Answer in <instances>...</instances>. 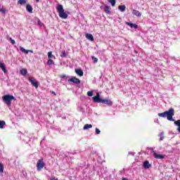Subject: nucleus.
Returning <instances> with one entry per match:
<instances>
[{"label": "nucleus", "mask_w": 180, "mask_h": 180, "mask_svg": "<svg viewBox=\"0 0 180 180\" xmlns=\"http://www.w3.org/2000/svg\"><path fill=\"white\" fill-rule=\"evenodd\" d=\"M174 115H175L174 108H170L168 111L158 113L159 117H167V120H169V122H175V120L173 118Z\"/></svg>", "instance_id": "nucleus-1"}, {"label": "nucleus", "mask_w": 180, "mask_h": 180, "mask_svg": "<svg viewBox=\"0 0 180 180\" xmlns=\"http://www.w3.org/2000/svg\"><path fill=\"white\" fill-rule=\"evenodd\" d=\"M93 101L97 103H104L108 106H112L113 105V102L112 101L108 98H101L99 93H96V96L93 97Z\"/></svg>", "instance_id": "nucleus-2"}, {"label": "nucleus", "mask_w": 180, "mask_h": 180, "mask_svg": "<svg viewBox=\"0 0 180 180\" xmlns=\"http://www.w3.org/2000/svg\"><path fill=\"white\" fill-rule=\"evenodd\" d=\"M2 99L7 106H11L12 105V101H16L15 96L11 94L3 96Z\"/></svg>", "instance_id": "nucleus-3"}, {"label": "nucleus", "mask_w": 180, "mask_h": 180, "mask_svg": "<svg viewBox=\"0 0 180 180\" xmlns=\"http://www.w3.org/2000/svg\"><path fill=\"white\" fill-rule=\"evenodd\" d=\"M57 11L58 12L59 16L60 18H61V19H67V18H68V14L64 12V8H63V5L59 4L58 6Z\"/></svg>", "instance_id": "nucleus-4"}, {"label": "nucleus", "mask_w": 180, "mask_h": 180, "mask_svg": "<svg viewBox=\"0 0 180 180\" xmlns=\"http://www.w3.org/2000/svg\"><path fill=\"white\" fill-rule=\"evenodd\" d=\"M45 166L46 163H44V160L43 159H39L37 162V170L41 171Z\"/></svg>", "instance_id": "nucleus-5"}, {"label": "nucleus", "mask_w": 180, "mask_h": 180, "mask_svg": "<svg viewBox=\"0 0 180 180\" xmlns=\"http://www.w3.org/2000/svg\"><path fill=\"white\" fill-rule=\"evenodd\" d=\"M68 82H72V84H76V85H78L81 84V80H79V79L77 78L76 77H72L68 80Z\"/></svg>", "instance_id": "nucleus-6"}, {"label": "nucleus", "mask_w": 180, "mask_h": 180, "mask_svg": "<svg viewBox=\"0 0 180 180\" xmlns=\"http://www.w3.org/2000/svg\"><path fill=\"white\" fill-rule=\"evenodd\" d=\"M28 79H29L30 82L32 84V85H33V86H34L35 88H39V82H37V81H36V79L29 77Z\"/></svg>", "instance_id": "nucleus-7"}, {"label": "nucleus", "mask_w": 180, "mask_h": 180, "mask_svg": "<svg viewBox=\"0 0 180 180\" xmlns=\"http://www.w3.org/2000/svg\"><path fill=\"white\" fill-rule=\"evenodd\" d=\"M153 157L156 160H164V158H165V155L158 154L155 152H153Z\"/></svg>", "instance_id": "nucleus-8"}, {"label": "nucleus", "mask_w": 180, "mask_h": 180, "mask_svg": "<svg viewBox=\"0 0 180 180\" xmlns=\"http://www.w3.org/2000/svg\"><path fill=\"white\" fill-rule=\"evenodd\" d=\"M143 167V168H145V169H148V168H151V165L150 164V162H148V160L144 161Z\"/></svg>", "instance_id": "nucleus-9"}, {"label": "nucleus", "mask_w": 180, "mask_h": 180, "mask_svg": "<svg viewBox=\"0 0 180 180\" xmlns=\"http://www.w3.org/2000/svg\"><path fill=\"white\" fill-rule=\"evenodd\" d=\"M132 15H134V16H137L138 18H141V13L137 10H132Z\"/></svg>", "instance_id": "nucleus-10"}, {"label": "nucleus", "mask_w": 180, "mask_h": 180, "mask_svg": "<svg viewBox=\"0 0 180 180\" xmlns=\"http://www.w3.org/2000/svg\"><path fill=\"white\" fill-rule=\"evenodd\" d=\"M86 39H87V40H90V41H94L95 40L92 34H86Z\"/></svg>", "instance_id": "nucleus-11"}, {"label": "nucleus", "mask_w": 180, "mask_h": 180, "mask_svg": "<svg viewBox=\"0 0 180 180\" xmlns=\"http://www.w3.org/2000/svg\"><path fill=\"white\" fill-rule=\"evenodd\" d=\"M75 72L79 77H84V72L81 69H75Z\"/></svg>", "instance_id": "nucleus-12"}, {"label": "nucleus", "mask_w": 180, "mask_h": 180, "mask_svg": "<svg viewBox=\"0 0 180 180\" xmlns=\"http://www.w3.org/2000/svg\"><path fill=\"white\" fill-rule=\"evenodd\" d=\"M26 11L29 12V13H33V7L30 4H27Z\"/></svg>", "instance_id": "nucleus-13"}, {"label": "nucleus", "mask_w": 180, "mask_h": 180, "mask_svg": "<svg viewBox=\"0 0 180 180\" xmlns=\"http://www.w3.org/2000/svg\"><path fill=\"white\" fill-rule=\"evenodd\" d=\"M126 25H127V26H130V27H131V28L134 27V29H137V27H139V25H137L136 24H133L131 22H127Z\"/></svg>", "instance_id": "nucleus-14"}, {"label": "nucleus", "mask_w": 180, "mask_h": 180, "mask_svg": "<svg viewBox=\"0 0 180 180\" xmlns=\"http://www.w3.org/2000/svg\"><path fill=\"white\" fill-rule=\"evenodd\" d=\"M0 68H1L2 71H4V72H8V70H6L4 63H0Z\"/></svg>", "instance_id": "nucleus-15"}, {"label": "nucleus", "mask_w": 180, "mask_h": 180, "mask_svg": "<svg viewBox=\"0 0 180 180\" xmlns=\"http://www.w3.org/2000/svg\"><path fill=\"white\" fill-rule=\"evenodd\" d=\"M174 124L178 127L177 131H179V133H180V120L174 121Z\"/></svg>", "instance_id": "nucleus-16"}, {"label": "nucleus", "mask_w": 180, "mask_h": 180, "mask_svg": "<svg viewBox=\"0 0 180 180\" xmlns=\"http://www.w3.org/2000/svg\"><path fill=\"white\" fill-rule=\"evenodd\" d=\"M20 49L22 51V53H25V54H29L30 51H32L30 50H26L25 48L20 46Z\"/></svg>", "instance_id": "nucleus-17"}, {"label": "nucleus", "mask_w": 180, "mask_h": 180, "mask_svg": "<svg viewBox=\"0 0 180 180\" xmlns=\"http://www.w3.org/2000/svg\"><path fill=\"white\" fill-rule=\"evenodd\" d=\"M88 129H92V124H85L83 127V129L84 130H88Z\"/></svg>", "instance_id": "nucleus-18"}, {"label": "nucleus", "mask_w": 180, "mask_h": 180, "mask_svg": "<svg viewBox=\"0 0 180 180\" xmlns=\"http://www.w3.org/2000/svg\"><path fill=\"white\" fill-rule=\"evenodd\" d=\"M118 9H119V11H120L121 12H124V11H126V6H124V5L119 6H118Z\"/></svg>", "instance_id": "nucleus-19"}, {"label": "nucleus", "mask_w": 180, "mask_h": 180, "mask_svg": "<svg viewBox=\"0 0 180 180\" xmlns=\"http://www.w3.org/2000/svg\"><path fill=\"white\" fill-rule=\"evenodd\" d=\"M104 11L105 12V13H110V11L109 10V6H105Z\"/></svg>", "instance_id": "nucleus-20"}, {"label": "nucleus", "mask_w": 180, "mask_h": 180, "mask_svg": "<svg viewBox=\"0 0 180 180\" xmlns=\"http://www.w3.org/2000/svg\"><path fill=\"white\" fill-rule=\"evenodd\" d=\"M18 4L19 5H25L27 4L26 0H18Z\"/></svg>", "instance_id": "nucleus-21"}, {"label": "nucleus", "mask_w": 180, "mask_h": 180, "mask_svg": "<svg viewBox=\"0 0 180 180\" xmlns=\"http://www.w3.org/2000/svg\"><path fill=\"white\" fill-rule=\"evenodd\" d=\"M46 64H48V65H51L54 64V60H51V59H49Z\"/></svg>", "instance_id": "nucleus-22"}, {"label": "nucleus", "mask_w": 180, "mask_h": 180, "mask_svg": "<svg viewBox=\"0 0 180 180\" xmlns=\"http://www.w3.org/2000/svg\"><path fill=\"white\" fill-rule=\"evenodd\" d=\"M6 124V122L5 121H0V129H4V126Z\"/></svg>", "instance_id": "nucleus-23"}, {"label": "nucleus", "mask_w": 180, "mask_h": 180, "mask_svg": "<svg viewBox=\"0 0 180 180\" xmlns=\"http://www.w3.org/2000/svg\"><path fill=\"white\" fill-rule=\"evenodd\" d=\"M110 4H111L112 6H115L116 0H109Z\"/></svg>", "instance_id": "nucleus-24"}, {"label": "nucleus", "mask_w": 180, "mask_h": 180, "mask_svg": "<svg viewBox=\"0 0 180 180\" xmlns=\"http://www.w3.org/2000/svg\"><path fill=\"white\" fill-rule=\"evenodd\" d=\"M27 74V70H26V69H22V70H21V75H26Z\"/></svg>", "instance_id": "nucleus-25"}, {"label": "nucleus", "mask_w": 180, "mask_h": 180, "mask_svg": "<svg viewBox=\"0 0 180 180\" xmlns=\"http://www.w3.org/2000/svg\"><path fill=\"white\" fill-rule=\"evenodd\" d=\"M48 58L49 59L53 58V52L52 51L48 52Z\"/></svg>", "instance_id": "nucleus-26"}, {"label": "nucleus", "mask_w": 180, "mask_h": 180, "mask_svg": "<svg viewBox=\"0 0 180 180\" xmlns=\"http://www.w3.org/2000/svg\"><path fill=\"white\" fill-rule=\"evenodd\" d=\"M4 172V164L0 163V174H2Z\"/></svg>", "instance_id": "nucleus-27"}, {"label": "nucleus", "mask_w": 180, "mask_h": 180, "mask_svg": "<svg viewBox=\"0 0 180 180\" xmlns=\"http://www.w3.org/2000/svg\"><path fill=\"white\" fill-rule=\"evenodd\" d=\"M67 55H68L67 52H65V51H62V54L60 55V57L62 58L67 57Z\"/></svg>", "instance_id": "nucleus-28"}, {"label": "nucleus", "mask_w": 180, "mask_h": 180, "mask_svg": "<svg viewBox=\"0 0 180 180\" xmlns=\"http://www.w3.org/2000/svg\"><path fill=\"white\" fill-rule=\"evenodd\" d=\"M159 136H160V141H162V140H164L165 139L164 132H162Z\"/></svg>", "instance_id": "nucleus-29"}, {"label": "nucleus", "mask_w": 180, "mask_h": 180, "mask_svg": "<svg viewBox=\"0 0 180 180\" xmlns=\"http://www.w3.org/2000/svg\"><path fill=\"white\" fill-rule=\"evenodd\" d=\"M9 40L11 43V44H16V41H15V39H13L12 38H9Z\"/></svg>", "instance_id": "nucleus-30"}, {"label": "nucleus", "mask_w": 180, "mask_h": 180, "mask_svg": "<svg viewBox=\"0 0 180 180\" xmlns=\"http://www.w3.org/2000/svg\"><path fill=\"white\" fill-rule=\"evenodd\" d=\"M91 58H92L94 63H98L97 58H95V56H91Z\"/></svg>", "instance_id": "nucleus-31"}, {"label": "nucleus", "mask_w": 180, "mask_h": 180, "mask_svg": "<svg viewBox=\"0 0 180 180\" xmlns=\"http://www.w3.org/2000/svg\"><path fill=\"white\" fill-rule=\"evenodd\" d=\"M87 95H88V96H94V92L93 91H88Z\"/></svg>", "instance_id": "nucleus-32"}, {"label": "nucleus", "mask_w": 180, "mask_h": 180, "mask_svg": "<svg viewBox=\"0 0 180 180\" xmlns=\"http://www.w3.org/2000/svg\"><path fill=\"white\" fill-rule=\"evenodd\" d=\"M0 12L1 13H6V10L5 8H2L0 9Z\"/></svg>", "instance_id": "nucleus-33"}, {"label": "nucleus", "mask_w": 180, "mask_h": 180, "mask_svg": "<svg viewBox=\"0 0 180 180\" xmlns=\"http://www.w3.org/2000/svg\"><path fill=\"white\" fill-rule=\"evenodd\" d=\"M96 134H101V130L98 128H96Z\"/></svg>", "instance_id": "nucleus-34"}, {"label": "nucleus", "mask_w": 180, "mask_h": 180, "mask_svg": "<svg viewBox=\"0 0 180 180\" xmlns=\"http://www.w3.org/2000/svg\"><path fill=\"white\" fill-rule=\"evenodd\" d=\"M38 25L40 26V27H41L43 26V22H41V21H40V20H38Z\"/></svg>", "instance_id": "nucleus-35"}, {"label": "nucleus", "mask_w": 180, "mask_h": 180, "mask_svg": "<svg viewBox=\"0 0 180 180\" xmlns=\"http://www.w3.org/2000/svg\"><path fill=\"white\" fill-rule=\"evenodd\" d=\"M60 78H67V75H60Z\"/></svg>", "instance_id": "nucleus-36"}, {"label": "nucleus", "mask_w": 180, "mask_h": 180, "mask_svg": "<svg viewBox=\"0 0 180 180\" xmlns=\"http://www.w3.org/2000/svg\"><path fill=\"white\" fill-rule=\"evenodd\" d=\"M122 180H129V179L123 177Z\"/></svg>", "instance_id": "nucleus-37"}, {"label": "nucleus", "mask_w": 180, "mask_h": 180, "mask_svg": "<svg viewBox=\"0 0 180 180\" xmlns=\"http://www.w3.org/2000/svg\"><path fill=\"white\" fill-rule=\"evenodd\" d=\"M51 180H58V179H51Z\"/></svg>", "instance_id": "nucleus-38"}, {"label": "nucleus", "mask_w": 180, "mask_h": 180, "mask_svg": "<svg viewBox=\"0 0 180 180\" xmlns=\"http://www.w3.org/2000/svg\"><path fill=\"white\" fill-rule=\"evenodd\" d=\"M52 94H53V95H55V96L56 95V92H54V91H53Z\"/></svg>", "instance_id": "nucleus-39"}, {"label": "nucleus", "mask_w": 180, "mask_h": 180, "mask_svg": "<svg viewBox=\"0 0 180 180\" xmlns=\"http://www.w3.org/2000/svg\"><path fill=\"white\" fill-rule=\"evenodd\" d=\"M36 2L39 4V2H40V0H36Z\"/></svg>", "instance_id": "nucleus-40"}]
</instances>
